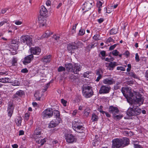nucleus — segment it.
Here are the masks:
<instances>
[{
  "instance_id": "f257e3e1",
  "label": "nucleus",
  "mask_w": 148,
  "mask_h": 148,
  "mask_svg": "<svg viewBox=\"0 0 148 148\" xmlns=\"http://www.w3.org/2000/svg\"><path fill=\"white\" fill-rule=\"evenodd\" d=\"M121 91L123 95L127 99L128 102L130 103H132L130 102L129 101V100L134 95V93H132L130 89L128 88V87H123L122 88Z\"/></svg>"
},
{
  "instance_id": "f03ea898",
  "label": "nucleus",
  "mask_w": 148,
  "mask_h": 148,
  "mask_svg": "<svg viewBox=\"0 0 148 148\" xmlns=\"http://www.w3.org/2000/svg\"><path fill=\"white\" fill-rule=\"evenodd\" d=\"M134 95L130 99V100L131 101L133 99L138 103V106H140V105L143 104V99L141 97V95L136 92L134 91Z\"/></svg>"
},
{
  "instance_id": "7ed1b4c3",
  "label": "nucleus",
  "mask_w": 148,
  "mask_h": 148,
  "mask_svg": "<svg viewBox=\"0 0 148 148\" xmlns=\"http://www.w3.org/2000/svg\"><path fill=\"white\" fill-rule=\"evenodd\" d=\"M83 95L86 98L90 97L93 95V92L90 86L84 87L82 90Z\"/></svg>"
},
{
  "instance_id": "20e7f679",
  "label": "nucleus",
  "mask_w": 148,
  "mask_h": 148,
  "mask_svg": "<svg viewBox=\"0 0 148 148\" xmlns=\"http://www.w3.org/2000/svg\"><path fill=\"white\" fill-rule=\"evenodd\" d=\"M129 108L127 111V115L130 116H133L139 115L141 112V110L138 107V106L136 108Z\"/></svg>"
},
{
  "instance_id": "39448f33",
  "label": "nucleus",
  "mask_w": 148,
  "mask_h": 148,
  "mask_svg": "<svg viewBox=\"0 0 148 148\" xmlns=\"http://www.w3.org/2000/svg\"><path fill=\"white\" fill-rule=\"evenodd\" d=\"M72 127L73 129L75 131L79 133L82 132L80 131V130H84L85 128L83 127L82 125H80V122L78 121H74L72 122Z\"/></svg>"
},
{
  "instance_id": "423d86ee",
  "label": "nucleus",
  "mask_w": 148,
  "mask_h": 148,
  "mask_svg": "<svg viewBox=\"0 0 148 148\" xmlns=\"http://www.w3.org/2000/svg\"><path fill=\"white\" fill-rule=\"evenodd\" d=\"M20 40L22 42L25 43L27 45H30L32 44V39L29 35L22 36L20 38Z\"/></svg>"
},
{
  "instance_id": "0eeeda50",
  "label": "nucleus",
  "mask_w": 148,
  "mask_h": 148,
  "mask_svg": "<svg viewBox=\"0 0 148 148\" xmlns=\"http://www.w3.org/2000/svg\"><path fill=\"white\" fill-rule=\"evenodd\" d=\"M121 139L115 138L112 141V148H122L121 144Z\"/></svg>"
},
{
  "instance_id": "6e6552de",
  "label": "nucleus",
  "mask_w": 148,
  "mask_h": 148,
  "mask_svg": "<svg viewBox=\"0 0 148 148\" xmlns=\"http://www.w3.org/2000/svg\"><path fill=\"white\" fill-rule=\"evenodd\" d=\"M66 141L68 143H71L76 142L77 140L75 137L70 133L65 134Z\"/></svg>"
},
{
  "instance_id": "1a4fd4ad",
  "label": "nucleus",
  "mask_w": 148,
  "mask_h": 148,
  "mask_svg": "<svg viewBox=\"0 0 148 148\" xmlns=\"http://www.w3.org/2000/svg\"><path fill=\"white\" fill-rule=\"evenodd\" d=\"M53 115V112L51 108H48L44 110L42 113L44 117L50 118Z\"/></svg>"
},
{
  "instance_id": "9d476101",
  "label": "nucleus",
  "mask_w": 148,
  "mask_h": 148,
  "mask_svg": "<svg viewBox=\"0 0 148 148\" xmlns=\"http://www.w3.org/2000/svg\"><path fill=\"white\" fill-rule=\"evenodd\" d=\"M77 43L80 45V46H78V47L75 46L74 45H69L67 47V49L68 51L71 53L73 52L75 49H76L78 47H82L83 46V44L80 42H78Z\"/></svg>"
},
{
  "instance_id": "9b49d317",
  "label": "nucleus",
  "mask_w": 148,
  "mask_h": 148,
  "mask_svg": "<svg viewBox=\"0 0 148 148\" xmlns=\"http://www.w3.org/2000/svg\"><path fill=\"white\" fill-rule=\"evenodd\" d=\"M110 89V87L109 86L105 85L102 86L99 91V93L100 94L108 93Z\"/></svg>"
},
{
  "instance_id": "f8f14e48",
  "label": "nucleus",
  "mask_w": 148,
  "mask_h": 148,
  "mask_svg": "<svg viewBox=\"0 0 148 148\" xmlns=\"http://www.w3.org/2000/svg\"><path fill=\"white\" fill-rule=\"evenodd\" d=\"M30 50L32 53L34 55L39 54L41 51V49L38 47H31Z\"/></svg>"
},
{
  "instance_id": "ddd939ff",
  "label": "nucleus",
  "mask_w": 148,
  "mask_h": 148,
  "mask_svg": "<svg viewBox=\"0 0 148 148\" xmlns=\"http://www.w3.org/2000/svg\"><path fill=\"white\" fill-rule=\"evenodd\" d=\"M14 109V106L13 104L10 103L8 105V108L7 112H8V115L10 117L12 116L13 112Z\"/></svg>"
},
{
  "instance_id": "4468645a",
  "label": "nucleus",
  "mask_w": 148,
  "mask_h": 148,
  "mask_svg": "<svg viewBox=\"0 0 148 148\" xmlns=\"http://www.w3.org/2000/svg\"><path fill=\"white\" fill-rule=\"evenodd\" d=\"M108 110L109 112L110 113L113 114L114 115H115V113H118L119 111L117 107L112 106H110Z\"/></svg>"
},
{
  "instance_id": "2eb2a0df",
  "label": "nucleus",
  "mask_w": 148,
  "mask_h": 148,
  "mask_svg": "<svg viewBox=\"0 0 148 148\" xmlns=\"http://www.w3.org/2000/svg\"><path fill=\"white\" fill-rule=\"evenodd\" d=\"M33 55H30L25 57L24 60L23 61V63L25 65H26L30 63L31 60L33 58Z\"/></svg>"
},
{
  "instance_id": "dca6fc26",
  "label": "nucleus",
  "mask_w": 148,
  "mask_h": 148,
  "mask_svg": "<svg viewBox=\"0 0 148 148\" xmlns=\"http://www.w3.org/2000/svg\"><path fill=\"white\" fill-rule=\"evenodd\" d=\"M114 80L112 78H107L104 79L103 80V83L108 85H111L115 83Z\"/></svg>"
},
{
  "instance_id": "f3484780",
  "label": "nucleus",
  "mask_w": 148,
  "mask_h": 148,
  "mask_svg": "<svg viewBox=\"0 0 148 148\" xmlns=\"http://www.w3.org/2000/svg\"><path fill=\"white\" fill-rule=\"evenodd\" d=\"M41 130L39 127L37 128L34 131L33 136L34 138L40 137L41 136Z\"/></svg>"
},
{
  "instance_id": "a211bd4d",
  "label": "nucleus",
  "mask_w": 148,
  "mask_h": 148,
  "mask_svg": "<svg viewBox=\"0 0 148 148\" xmlns=\"http://www.w3.org/2000/svg\"><path fill=\"white\" fill-rule=\"evenodd\" d=\"M121 140L122 148L128 145L130 143L129 139L127 138H124L121 139Z\"/></svg>"
},
{
  "instance_id": "6ab92c4d",
  "label": "nucleus",
  "mask_w": 148,
  "mask_h": 148,
  "mask_svg": "<svg viewBox=\"0 0 148 148\" xmlns=\"http://www.w3.org/2000/svg\"><path fill=\"white\" fill-rule=\"evenodd\" d=\"M103 73V71L101 69H99L96 71V75H98L96 81L98 82L102 77V75Z\"/></svg>"
},
{
  "instance_id": "aec40b11",
  "label": "nucleus",
  "mask_w": 148,
  "mask_h": 148,
  "mask_svg": "<svg viewBox=\"0 0 148 148\" xmlns=\"http://www.w3.org/2000/svg\"><path fill=\"white\" fill-rule=\"evenodd\" d=\"M92 6V3L87 2L84 4V6L83 10H85V11H87L89 10Z\"/></svg>"
},
{
  "instance_id": "412c9836",
  "label": "nucleus",
  "mask_w": 148,
  "mask_h": 148,
  "mask_svg": "<svg viewBox=\"0 0 148 148\" xmlns=\"http://www.w3.org/2000/svg\"><path fill=\"white\" fill-rule=\"evenodd\" d=\"M59 123V121H51L49 124L48 127L49 128L54 127L58 125Z\"/></svg>"
},
{
  "instance_id": "4be33fe9",
  "label": "nucleus",
  "mask_w": 148,
  "mask_h": 148,
  "mask_svg": "<svg viewBox=\"0 0 148 148\" xmlns=\"http://www.w3.org/2000/svg\"><path fill=\"white\" fill-rule=\"evenodd\" d=\"M40 14L42 16H44L47 12V10L45 6L42 5L40 7Z\"/></svg>"
},
{
  "instance_id": "5701e85b",
  "label": "nucleus",
  "mask_w": 148,
  "mask_h": 148,
  "mask_svg": "<svg viewBox=\"0 0 148 148\" xmlns=\"http://www.w3.org/2000/svg\"><path fill=\"white\" fill-rule=\"evenodd\" d=\"M38 21L40 26H44L45 25L46 21L43 17H39L38 18Z\"/></svg>"
},
{
  "instance_id": "b1692460",
  "label": "nucleus",
  "mask_w": 148,
  "mask_h": 148,
  "mask_svg": "<svg viewBox=\"0 0 148 148\" xmlns=\"http://www.w3.org/2000/svg\"><path fill=\"white\" fill-rule=\"evenodd\" d=\"M65 66L66 70L69 71L73 72L74 67L71 63L65 64Z\"/></svg>"
},
{
  "instance_id": "393cba45",
  "label": "nucleus",
  "mask_w": 148,
  "mask_h": 148,
  "mask_svg": "<svg viewBox=\"0 0 148 148\" xmlns=\"http://www.w3.org/2000/svg\"><path fill=\"white\" fill-rule=\"evenodd\" d=\"M74 69H73V72L75 74H77L78 72L80 71L82 68V66H77L76 64L74 65Z\"/></svg>"
},
{
  "instance_id": "a878e982",
  "label": "nucleus",
  "mask_w": 148,
  "mask_h": 148,
  "mask_svg": "<svg viewBox=\"0 0 148 148\" xmlns=\"http://www.w3.org/2000/svg\"><path fill=\"white\" fill-rule=\"evenodd\" d=\"M53 116L55 118V119H61L60 113L59 111L57 110H54L53 112Z\"/></svg>"
},
{
  "instance_id": "bb28decb",
  "label": "nucleus",
  "mask_w": 148,
  "mask_h": 148,
  "mask_svg": "<svg viewBox=\"0 0 148 148\" xmlns=\"http://www.w3.org/2000/svg\"><path fill=\"white\" fill-rule=\"evenodd\" d=\"M51 56L49 55L47 56H46L43 57L42 59L41 60L45 63L49 62L50 61Z\"/></svg>"
},
{
  "instance_id": "cd10ccee",
  "label": "nucleus",
  "mask_w": 148,
  "mask_h": 148,
  "mask_svg": "<svg viewBox=\"0 0 148 148\" xmlns=\"http://www.w3.org/2000/svg\"><path fill=\"white\" fill-rule=\"evenodd\" d=\"M0 82L3 83H11V80L8 78H2L0 79Z\"/></svg>"
},
{
  "instance_id": "c85d7f7f",
  "label": "nucleus",
  "mask_w": 148,
  "mask_h": 148,
  "mask_svg": "<svg viewBox=\"0 0 148 148\" xmlns=\"http://www.w3.org/2000/svg\"><path fill=\"white\" fill-rule=\"evenodd\" d=\"M48 70L47 69H44L41 71V75L43 77L45 78L46 77V75L48 73Z\"/></svg>"
},
{
  "instance_id": "c756f323",
  "label": "nucleus",
  "mask_w": 148,
  "mask_h": 148,
  "mask_svg": "<svg viewBox=\"0 0 148 148\" xmlns=\"http://www.w3.org/2000/svg\"><path fill=\"white\" fill-rule=\"evenodd\" d=\"M116 63L115 62H110L108 66V68L109 70H112L113 69V68L116 66Z\"/></svg>"
},
{
  "instance_id": "7c9ffc66",
  "label": "nucleus",
  "mask_w": 148,
  "mask_h": 148,
  "mask_svg": "<svg viewBox=\"0 0 148 148\" xmlns=\"http://www.w3.org/2000/svg\"><path fill=\"white\" fill-rule=\"evenodd\" d=\"M46 142L44 138L42 139L40 138L38 140H36V143L40 145L39 146L42 145Z\"/></svg>"
},
{
  "instance_id": "2f4dec72",
  "label": "nucleus",
  "mask_w": 148,
  "mask_h": 148,
  "mask_svg": "<svg viewBox=\"0 0 148 148\" xmlns=\"http://www.w3.org/2000/svg\"><path fill=\"white\" fill-rule=\"evenodd\" d=\"M34 96L37 100H40L41 98V95L39 91L36 92L34 94Z\"/></svg>"
},
{
  "instance_id": "473e14b6",
  "label": "nucleus",
  "mask_w": 148,
  "mask_h": 148,
  "mask_svg": "<svg viewBox=\"0 0 148 148\" xmlns=\"http://www.w3.org/2000/svg\"><path fill=\"white\" fill-rule=\"evenodd\" d=\"M52 34V33H51L49 30H47L46 32L45 33L42 35V36L43 38L48 37Z\"/></svg>"
},
{
  "instance_id": "72a5a7b5",
  "label": "nucleus",
  "mask_w": 148,
  "mask_h": 148,
  "mask_svg": "<svg viewBox=\"0 0 148 148\" xmlns=\"http://www.w3.org/2000/svg\"><path fill=\"white\" fill-rule=\"evenodd\" d=\"M127 75L132 77L135 78H137V75H136V74L133 72H129L128 73Z\"/></svg>"
},
{
  "instance_id": "f704fd0d",
  "label": "nucleus",
  "mask_w": 148,
  "mask_h": 148,
  "mask_svg": "<svg viewBox=\"0 0 148 148\" xmlns=\"http://www.w3.org/2000/svg\"><path fill=\"white\" fill-rule=\"evenodd\" d=\"M90 112V109L88 108H86L84 111V114L85 116H88L89 113Z\"/></svg>"
},
{
  "instance_id": "c9c22d12",
  "label": "nucleus",
  "mask_w": 148,
  "mask_h": 148,
  "mask_svg": "<svg viewBox=\"0 0 148 148\" xmlns=\"http://www.w3.org/2000/svg\"><path fill=\"white\" fill-rule=\"evenodd\" d=\"M118 32V29H112L110 31V34H116Z\"/></svg>"
},
{
  "instance_id": "e433bc0d",
  "label": "nucleus",
  "mask_w": 148,
  "mask_h": 148,
  "mask_svg": "<svg viewBox=\"0 0 148 148\" xmlns=\"http://www.w3.org/2000/svg\"><path fill=\"white\" fill-rule=\"evenodd\" d=\"M113 117L114 119H120L123 116L121 114L119 115H114Z\"/></svg>"
},
{
  "instance_id": "4c0bfd02",
  "label": "nucleus",
  "mask_w": 148,
  "mask_h": 148,
  "mask_svg": "<svg viewBox=\"0 0 148 148\" xmlns=\"http://www.w3.org/2000/svg\"><path fill=\"white\" fill-rule=\"evenodd\" d=\"M17 59L16 58H13L12 60V64L13 66L16 65L17 63Z\"/></svg>"
},
{
  "instance_id": "58836bf2",
  "label": "nucleus",
  "mask_w": 148,
  "mask_h": 148,
  "mask_svg": "<svg viewBox=\"0 0 148 148\" xmlns=\"http://www.w3.org/2000/svg\"><path fill=\"white\" fill-rule=\"evenodd\" d=\"M98 116L95 114H92V120H97L98 119Z\"/></svg>"
},
{
  "instance_id": "ea45409f",
  "label": "nucleus",
  "mask_w": 148,
  "mask_h": 148,
  "mask_svg": "<svg viewBox=\"0 0 148 148\" xmlns=\"http://www.w3.org/2000/svg\"><path fill=\"white\" fill-rule=\"evenodd\" d=\"M24 94V92L21 90H19L17 91L16 93V94L19 96H21Z\"/></svg>"
},
{
  "instance_id": "a19ab883",
  "label": "nucleus",
  "mask_w": 148,
  "mask_h": 148,
  "mask_svg": "<svg viewBox=\"0 0 148 148\" xmlns=\"http://www.w3.org/2000/svg\"><path fill=\"white\" fill-rule=\"evenodd\" d=\"M93 39L96 40H100L99 35L98 34L95 35L93 37Z\"/></svg>"
},
{
  "instance_id": "79ce46f5",
  "label": "nucleus",
  "mask_w": 148,
  "mask_h": 148,
  "mask_svg": "<svg viewBox=\"0 0 148 148\" xmlns=\"http://www.w3.org/2000/svg\"><path fill=\"white\" fill-rule=\"evenodd\" d=\"M65 69L64 67L62 66H60L58 69V71L59 72H61L63 71H65Z\"/></svg>"
},
{
  "instance_id": "37998d69",
  "label": "nucleus",
  "mask_w": 148,
  "mask_h": 148,
  "mask_svg": "<svg viewBox=\"0 0 148 148\" xmlns=\"http://www.w3.org/2000/svg\"><path fill=\"white\" fill-rule=\"evenodd\" d=\"M103 106H100L98 108L97 110L99 111L102 114H104V111L102 110V108Z\"/></svg>"
},
{
  "instance_id": "c03bdc74",
  "label": "nucleus",
  "mask_w": 148,
  "mask_h": 148,
  "mask_svg": "<svg viewBox=\"0 0 148 148\" xmlns=\"http://www.w3.org/2000/svg\"><path fill=\"white\" fill-rule=\"evenodd\" d=\"M119 52L116 50H113L112 52V54L114 56H116L119 55Z\"/></svg>"
},
{
  "instance_id": "a18cd8bd",
  "label": "nucleus",
  "mask_w": 148,
  "mask_h": 148,
  "mask_svg": "<svg viewBox=\"0 0 148 148\" xmlns=\"http://www.w3.org/2000/svg\"><path fill=\"white\" fill-rule=\"evenodd\" d=\"M12 84L14 86H18L20 85V83L18 81L15 80L14 82H12Z\"/></svg>"
},
{
  "instance_id": "49530a36",
  "label": "nucleus",
  "mask_w": 148,
  "mask_h": 148,
  "mask_svg": "<svg viewBox=\"0 0 148 148\" xmlns=\"http://www.w3.org/2000/svg\"><path fill=\"white\" fill-rule=\"evenodd\" d=\"M85 30L83 29H81L79 30V34L80 35H83L85 33Z\"/></svg>"
},
{
  "instance_id": "de8ad7c7",
  "label": "nucleus",
  "mask_w": 148,
  "mask_h": 148,
  "mask_svg": "<svg viewBox=\"0 0 148 148\" xmlns=\"http://www.w3.org/2000/svg\"><path fill=\"white\" fill-rule=\"evenodd\" d=\"M94 45L92 44H91L89 45L86 48L89 50H90L91 49L94 47Z\"/></svg>"
},
{
  "instance_id": "09e8293b",
  "label": "nucleus",
  "mask_w": 148,
  "mask_h": 148,
  "mask_svg": "<svg viewBox=\"0 0 148 148\" xmlns=\"http://www.w3.org/2000/svg\"><path fill=\"white\" fill-rule=\"evenodd\" d=\"M102 2H101V1H99V2H97V7L99 8H100L102 6Z\"/></svg>"
},
{
  "instance_id": "8fccbe9b",
  "label": "nucleus",
  "mask_w": 148,
  "mask_h": 148,
  "mask_svg": "<svg viewBox=\"0 0 148 148\" xmlns=\"http://www.w3.org/2000/svg\"><path fill=\"white\" fill-rule=\"evenodd\" d=\"M61 102L64 106H66L67 103L66 101L64 100L63 99H61Z\"/></svg>"
},
{
  "instance_id": "3c124183",
  "label": "nucleus",
  "mask_w": 148,
  "mask_h": 148,
  "mask_svg": "<svg viewBox=\"0 0 148 148\" xmlns=\"http://www.w3.org/2000/svg\"><path fill=\"white\" fill-rule=\"evenodd\" d=\"M135 60L137 62H138L140 60L139 56L138 53L136 54Z\"/></svg>"
},
{
  "instance_id": "603ef678",
  "label": "nucleus",
  "mask_w": 148,
  "mask_h": 148,
  "mask_svg": "<svg viewBox=\"0 0 148 148\" xmlns=\"http://www.w3.org/2000/svg\"><path fill=\"white\" fill-rule=\"evenodd\" d=\"M134 148H143V147L140 145L136 144H134Z\"/></svg>"
},
{
  "instance_id": "864d4df0",
  "label": "nucleus",
  "mask_w": 148,
  "mask_h": 148,
  "mask_svg": "<svg viewBox=\"0 0 148 148\" xmlns=\"http://www.w3.org/2000/svg\"><path fill=\"white\" fill-rule=\"evenodd\" d=\"M28 72V70L26 68L23 69L21 70V72L23 73H27Z\"/></svg>"
},
{
  "instance_id": "5fc2aeb1",
  "label": "nucleus",
  "mask_w": 148,
  "mask_h": 148,
  "mask_svg": "<svg viewBox=\"0 0 148 148\" xmlns=\"http://www.w3.org/2000/svg\"><path fill=\"white\" fill-rule=\"evenodd\" d=\"M117 69L118 70H120L122 71H125V68L123 67L122 66L117 67Z\"/></svg>"
},
{
  "instance_id": "6e6d98bb",
  "label": "nucleus",
  "mask_w": 148,
  "mask_h": 148,
  "mask_svg": "<svg viewBox=\"0 0 148 148\" xmlns=\"http://www.w3.org/2000/svg\"><path fill=\"white\" fill-rule=\"evenodd\" d=\"M117 45V44H115L111 46L109 48V49L110 50H112L113 49L116 47V46Z\"/></svg>"
},
{
  "instance_id": "4d7b16f0",
  "label": "nucleus",
  "mask_w": 148,
  "mask_h": 148,
  "mask_svg": "<svg viewBox=\"0 0 148 148\" xmlns=\"http://www.w3.org/2000/svg\"><path fill=\"white\" fill-rule=\"evenodd\" d=\"M46 4L47 6H50L51 4V2L49 0H47L46 2Z\"/></svg>"
},
{
  "instance_id": "13d9d810",
  "label": "nucleus",
  "mask_w": 148,
  "mask_h": 148,
  "mask_svg": "<svg viewBox=\"0 0 148 148\" xmlns=\"http://www.w3.org/2000/svg\"><path fill=\"white\" fill-rule=\"evenodd\" d=\"M127 67L128 68L127 69V71L129 72H130V70L131 69V65L130 64H129L127 65Z\"/></svg>"
},
{
  "instance_id": "bf43d9fd",
  "label": "nucleus",
  "mask_w": 148,
  "mask_h": 148,
  "mask_svg": "<svg viewBox=\"0 0 148 148\" xmlns=\"http://www.w3.org/2000/svg\"><path fill=\"white\" fill-rule=\"evenodd\" d=\"M114 40H113L111 38H109L106 41L107 43L110 42L112 41H114Z\"/></svg>"
},
{
  "instance_id": "052dcab7",
  "label": "nucleus",
  "mask_w": 148,
  "mask_h": 148,
  "mask_svg": "<svg viewBox=\"0 0 148 148\" xmlns=\"http://www.w3.org/2000/svg\"><path fill=\"white\" fill-rule=\"evenodd\" d=\"M21 121H16V123L17 126H20L21 125Z\"/></svg>"
},
{
  "instance_id": "680f3d73",
  "label": "nucleus",
  "mask_w": 148,
  "mask_h": 148,
  "mask_svg": "<svg viewBox=\"0 0 148 148\" xmlns=\"http://www.w3.org/2000/svg\"><path fill=\"white\" fill-rule=\"evenodd\" d=\"M104 20V19L103 18H102L98 19L97 21L99 22V23H102Z\"/></svg>"
},
{
  "instance_id": "e2e57ef3",
  "label": "nucleus",
  "mask_w": 148,
  "mask_h": 148,
  "mask_svg": "<svg viewBox=\"0 0 148 148\" xmlns=\"http://www.w3.org/2000/svg\"><path fill=\"white\" fill-rule=\"evenodd\" d=\"M15 23L16 25H20L22 23V22L19 21H16L15 22Z\"/></svg>"
},
{
  "instance_id": "0e129e2a",
  "label": "nucleus",
  "mask_w": 148,
  "mask_h": 148,
  "mask_svg": "<svg viewBox=\"0 0 148 148\" xmlns=\"http://www.w3.org/2000/svg\"><path fill=\"white\" fill-rule=\"evenodd\" d=\"M100 54H101L102 56L104 57L105 56L106 52L105 51H102L101 52Z\"/></svg>"
},
{
  "instance_id": "69168bd1",
  "label": "nucleus",
  "mask_w": 148,
  "mask_h": 148,
  "mask_svg": "<svg viewBox=\"0 0 148 148\" xmlns=\"http://www.w3.org/2000/svg\"><path fill=\"white\" fill-rule=\"evenodd\" d=\"M106 12L108 14L110 13V12H112L113 10L112 9H110V10H107V8H106Z\"/></svg>"
},
{
  "instance_id": "338daca9",
  "label": "nucleus",
  "mask_w": 148,
  "mask_h": 148,
  "mask_svg": "<svg viewBox=\"0 0 148 148\" xmlns=\"http://www.w3.org/2000/svg\"><path fill=\"white\" fill-rule=\"evenodd\" d=\"M128 132L127 131H123V134L126 136H128Z\"/></svg>"
},
{
  "instance_id": "774afa93",
  "label": "nucleus",
  "mask_w": 148,
  "mask_h": 148,
  "mask_svg": "<svg viewBox=\"0 0 148 148\" xmlns=\"http://www.w3.org/2000/svg\"><path fill=\"white\" fill-rule=\"evenodd\" d=\"M145 77L146 79L148 80V70L146 72Z\"/></svg>"
}]
</instances>
